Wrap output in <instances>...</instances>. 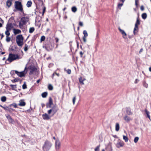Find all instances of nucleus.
<instances>
[{
	"label": "nucleus",
	"instance_id": "nucleus-29",
	"mask_svg": "<svg viewBox=\"0 0 151 151\" xmlns=\"http://www.w3.org/2000/svg\"><path fill=\"white\" fill-rule=\"evenodd\" d=\"M55 75H56L58 77H59L60 76V74L59 73H56V71H55V72H54L52 74V78L53 79V77H54V76H55Z\"/></svg>",
	"mask_w": 151,
	"mask_h": 151
},
{
	"label": "nucleus",
	"instance_id": "nucleus-61",
	"mask_svg": "<svg viewBox=\"0 0 151 151\" xmlns=\"http://www.w3.org/2000/svg\"><path fill=\"white\" fill-rule=\"evenodd\" d=\"M138 80L137 79H136L134 81V83H137L138 82Z\"/></svg>",
	"mask_w": 151,
	"mask_h": 151
},
{
	"label": "nucleus",
	"instance_id": "nucleus-8",
	"mask_svg": "<svg viewBox=\"0 0 151 151\" xmlns=\"http://www.w3.org/2000/svg\"><path fill=\"white\" fill-rule=\"evenodd\" d=\"M61 147V143L59 139L56 140L55 142V148L56 151H58L60 149Z\"/></svg>",
	"mask_w": 151,
	"mask_h": 151
},
{
	"label": "nucleus",
	"instance_id": "nucleus-52",
	"mask_svg": "<svg viewBox=\"0 0 151 151\" xmlns=\"http://www.w3.org/2000/svg\"><path fill=\"white\" fill-rule=\"evenodd\" d=\"M84 54V52H83L82 51H80L79 52V54L80 55V56L81 58H82L83 55Z\"/></svg>",
	"mask_w": 151,
	"mask_h": 151
},
{
	"label": "nucleus",
	"instance_id": "nucleus-57",
	"mask_svg": "<svg viewBox=\"0 0 151 151\" xmlns=\"http://www.w3.org/2000/svg\"><path fill=\"white\" fill-rule=\"evenodd\" d=\"M12 105L15 108H17V105L15 104H12Z\"/></svg>",
	"mask_w": 151,
	"mask_h": 151
},
{
	"label": "nucleus",
	"instance_id": "nucleus-28",
	"mask_svg": "<svg viewBox=\"0 0 151 151\" xmlns=\"http://www.w3.org/2000/svg\"><path fill=\"white\" fill-rule=\"evenodd\" d=\"M47 92H44L42 93L41 95L43 98H45L47 96Z\"/></svg>",
	"mask_w": 151,
	"mask_h": 151
},
{
	"label": "nucleus",
	"instance_id": "nucleus-64",
	"mask_svg": "<svg viewBox=\"0 0 151 151\" xmlns=\"http://www.w3.org/2000/svg\"><path fill=\"white\" fill-rule=\"evenodd\" d=\"M45 7H44V8L43 9V14L45 12Z\"/></svg>",
	"mask_w": 151,
	"mask_h": 151
},
{
	"label": "nucleus",
	"instance_id": "nucleus-11",
	"mask_svg": "<svg viewBox=\"0 0 151 151\" xmlns=\"http://www.w3.org/2000/svg\"><path fill=\"white\" fill-rule=\"evenodd\" d=\"M29 68L30 70L29 72L30 75L33 74V72L36 71L37 70V68L34 66H30L29 67Z\"/></svg>",
	"mask_w": 151,
	"mask_h": 151
},
{
	"label": "nucleus",
	"instance_id": "nucleus-10",
	"mask_svg": "<svg viewBox=\"0 0 151 151\" xmlns=\"http://www.w3.org/2000/svg\"><path fill=\"white\" fill-rule=\"evenodd\" d=\"M126 112L127 115H131L133 114V113L131 111V109L129 107H126L125 108Z\"/></svg>",
	"mask_w": 151,
	"mask_h": 151
},
{
	"label": "nucleus",
	"instance_id": "nucleus-45",
	"mask_svg": "<svg viewBox=\"0 0 151 151\" xmlns=\"http://www.w3.org/2000/svg\"><path fill=\"white\" fill-rule=\"evenodd\" d=\"M139 3V0H135V4L136 7L137 8L138 6V4Z\"/></svg>",
	"mask_w": 151,
	"mask_h": 151
},
{
	"label": "nucleus",
	"instance_id": "nucleus-46",
	"mask_svg": "<svg viewBox=\"0 0 151 151\" xmlns=\"http://www.w3.org/2000/svg\"><path fill=\"white\" fill-rule=\"evenodd\" d=\"M66 72L69 74H70L71 73V70L70 69H68L66 70Z\"/></svg>",
	"mask_w": 151,
	"mask_h": 151
},
{
	"label": "nucleus",
	"instance_id": "nucleus-31",
	"mask_svg": "<svg viewBox=\"0 0 151 151\" xmlns=\"http://www.w3.org/2000/svg\"><path fill=\"white\" fill-rule=\"evenodd\" d=\"M142 17L144 19H146L147 17V15L146 13H143L142 15Z\"/></svg>",
	"mask_w": 151,
	"mask_h": 151
},
{
	"label": "nucleus",
	"instance_id": "nucleus-27",
	"mask_svg": "<svg viewBox=\"0 0 151 151\" xmlns=\"http://www.w3.org/2000/svg\"><path fill=\"white\" fill-rule=\"evenodd\" d=\"M35 30V28L34 27H31L29 28V32L32 33H33Z\"/></svg>",
	"mask_w": 151,
	"mask_h": 151
},
{
	"label": "nucleus",
	"instance_id": "nucleus-39",
	"mask_svg": "<svg viewBox=\"0 0 151 151\" xmlns=\"http://www.w3.org/2000/svg\"><path fill=\"white\" fill-rule=\"evenodd\" d=\"M48 89L50 90H52L53 89V86L51 84H49L48 86Z\"/></svg>",
	"mask_w": 151,
	"mask_h": 151
},
{
	"label": "nucleus",
	"instance_id": "nucleus-22",
	"mask_svg": "<svg viewBox=\"0 0 151 151\" xmlns=\"http://www.w3.org/2000/svg\"><path fill=\"white\" fill-rule=\"evenodd\" d=\"M29 48V46L28 45H27V44H25L24 45V50L25 52H26L28 50V48Z\"/></svg>",
	"mask_w": 151,
	"mask_h": 151
},
{
	"label": "nucleus",
	"instance_id": "nucleus-3",
	"mask_svg": "<svg viewBox=\"0 0 151 151\" xmlns=\"http://www.w3.org/2000/svg\"><path fill=\"white\" fill-rule=\"evenodd\" d=\"M52 144L51 142L48 140L45 141L42 146V150L43 151H49L51 148Z\"/></svg>",
	"mask_w": 151,
	"mask_h": 151
},
{
	"label": "nucleus",
	"instance_id": "nucleus-62",
	"mask_svg": "<svg viewBox=\"0 0 151 151\" xmlns=\"http://www.w3.org/2000/svg\"><path fill=\"white\" fill-rule=\"evenodd\" d=\"M143 50V49H142V48H141V49H140V50H139V53H141L142 52Z\"/></svg>",
	"mask_w": 151,
	"mask_h": 151
},
{
	"label": "nucleus",
	"instance_id": "nucleus-4",
	"mask_svg": "<svg viewBox=\"0 0 151 151\" xmlns=\"http://www.w3.org/2000/svg\"><path fill=\"white\" fill-rule=\"evenodd\" d=\"M14 7L17 10L24 13L22 5L20 2L19 1H15Z\"/></svg>",
	"mask_w": 151,
	"mask_h": 151
},
{
	"label": "nucleus",
	"instance_id": "nucleus-21",
	"mask_svg": "<svg viewBox=\"0 0 151 151\" xmlns=\"http://www.w3.org/2000/svg\"><path fill=\"white\" fill-rule=\"evenodd\" d=\"M12 0H7L6 2V5L8 7H9L12 5Z\"/></svg>",
	"mask_w": 151,
	"mask_h": 151
},
{
	"label": "nucleus",
	"instance_id": "nucleus-60",
	"mask_svg": "<svg viewBox=\"0 0 151 151\" xmlns=\"http://www.w3.org/2000/svg\"><path fill=\"white\" fill-rule=\"evenodd\" d=\"M140 9L142 11H143L144 9V8L143 6H141L140 7Z\"/></svg>",
	"mask_w": 151,
	"mask_h": 151
},
{
	"label": "nucleus",
	"instance_id": "nucleus-9",
	"mask_svg": "<svg viewBox=\"0 0 151 151\" xmlns=\"http://www.w3.org/2000/svg\"><path fill=\"white\" fill-rule=\"evenodd\" d=\"M45 45V48L48 51L52 50L53 48V47L52 46L50 42H49L48 44H47Z\"/></svg>",
	"mask_w": 151,
	"mask_h": 151
},
{
	"label": "nucleus",
	"instance_id": "nucleus-44",
	"mask_svg": "<svg viewBox=\"0 0 151 151\" xmlns=\"http://www.w3.org/2000/svg\"><path fill=\"white\" fill-rule=\"evenodd\" d=\"M45 39V37L44 36H41L40 38V40L41 42L44 41Z\"/></svg>",
	"mask_w": 151,
	"mask_h": 151
},
{
	"label": "nucleus",
	"instance_id": "nucleus-59",
	"mask_svg": "<svg viewBox=\"0 0 151 151\" xmlns=\"http://www.w3.org/2000/svg\"><path fill=\"white\" fill-rule=\"evenodd\" d=\"M32 110V109L31 108V109H28L27 110V112L29 113H30L31 112Z\"/></svg>",
	"mask_w": 151,
	"mask_h": 151
},
{
	"label": "nucleus",
	"instance_id": "nucleus-7",
	"mask_svg": "<svg viewBox=\"0 0 151 151\" xmlns=\"http://www.w3.org/2000/svg\"><path fill=\"white\" fill-rule=\"evenodd\" d=\"M27 68L26 67L25 68L24 70L23 71L21 72H19L17 70L15 71V73L17 74L19 76L22 77L25 76V74L27 72Z\"/></svg>",
	"mask_w": 151,
	"mask_h": 151
},
{
	"label": "nucleus",
	"instance_id": "nucleus-55",
	"mask_svg": "<svg viewBox=\"0 0 151 151\" xmlns=\"http://www.w3.org/2000/svg\"><path fill=\"white\" fill-rule=\"evenodd\" d=\"M55 40L56 43H58L59 42V39L57 37H55Z\"/></svg>",
	"mask_w": 151,
	"mask_h": 151
},
{
	"label": "nucleus",
	"instance_id": "nucleus-14",
	"mask_svg": "<svg viewBox=\"0 0 151 151\" xmlns=\"http://www.w3.org/2000/svg\"><path fill=\"white\" fill-rule=\"evenodd\" d=\"M123 119L125 121L127 122H129L130 121L132 120V119L128 115H125Z\"/></svg>",
	"mask_w": 151,
	"mask_h": 151
},
{
	"label": "nucleus",
	"instance_id": "nucleus-23",
	"mask_svg": "<svg viewBox=\"0 0 151 151\" xmlns=\"http://www.w3.org/2000/svg\"><path fill=\"white\" fill-rule=\"evenodd\" d=\"M119 129V125L118 123H116L115 126V130L116 131H118Z\"/></svg>",
	"mask_w": 151,
	"mask_h": 151
},
{
	"label": "nucleus",
	"instance_id": "nucleus-51",
	"mask_svg": "<svg viewBox=\"0 0 151 151\" xmlns=\"http://www.w3.org/2000/svg\"><path fill=\"white\" fill-rule=\"evenodd\" d=\"M15 70H12L11 71L10 73L12 76H13L15 73Z\"/></svg>",
	"mask_w": 151,
	"mask_h": 151
},
{
	"label": "nucleus",
	"instance_id": "nucleus-53",
	"mask_svg": "<svg viewBox=\"0 0 151 151\" xmlns=\"http://www.w3.org/2000/svg\"><path fill=\"white\" fill-rule=\"evenodd\" d=\"M86 37H83V42H86Z\"/></svg>",
	"mask_w": 151,
	"mask_h": 151
},
{
	"label": "nucleus",
	"instance_id": "nucleus-20",
	"mask_svg": "<svg viewBox=\"0 0 151 151\" xmlns=\"http://www.w3.org/2000/svg\"><path fill=\"white\" fill-rule=\"evenodd\" d=\"M13 32L14 35H16L21 33V31L19 29H13Z\"/></svg>",
	"mask_w": 151,
	"mask_h": 151
},
{
	"label": "nucleus",
	"instance_id": "nucleus-41",
	"mask_svg": "<svg viewBox=\"0 0 151 151\" xmlns=\"http://www.w3.org/2000/svg\"><path fill=\"white\" fill-rule=\"evenodd\" d=\"M22 88L24 89H26L27 88V86L25 82H24V84L23 85Z\"/></svg>",
	"mask_w": 151,
	"mask_h": 151
},
{
	"label": "nucleus",
	"instance_id": "nucleus-56",
	"mask_svg": "<svg viewBox=\"0 0 151 151\" xmlns=\"http://www.w3.org/2000/svg\"><path fill=\"white\" fill-rule=\"evenodd\" d=\"M79 25L81 27H82L83 25V24L82 22H79Z\"/></svg>",
	"mask_w": 151,
	"mask_h": 151
},
{
	"label": "nucleus",
	"instance_id": "nucleus-25",
	"mask_svg": "<svg viewBox=\"0 0 151 151\" xmlns=\"http://www.w3.org/2000/svg\"><path fill=\"white\" fill-rule=\"evenodd\" d=\"M25 25V24H23V23L22 22H20L19 24V28L21 29H23V26Z\"/></svg>",
	"mask_w": 151,
	"mask_h": 151
},
{
	"label": "nucleus",
	"instance_id": "nucleus-48",
	"mask_svg": "<svg viewBox=\"0 0 151 151\" xmlns=\"http://www.w3.org/2000/svg\"><path fill=\"white\" fill-rule=\"evenodd\" d=\"M8 121L9 123H12L14 122V120L12 118L9 119Z\"/></svg>",
	"mask_w": 151,
	"mask_h": 151
},
{
	"label": "nucleus",
	"instance_id": "nucleus-6",
	"mask_svg": "<svg viewBox=\"0 0 151 151\" xmlns=\"http://www.w3.org/2000/svg\"><path fill=\"white\" fill-rule=\"evenodd\" d=\"M140 24V21L139 18L138 17L135 24V26L134 29L133 33L134 35H136L137 34V33L139 30L138 25H139Z\"/></svg>",
	"mask_w": 151,
	"mask_h": 151
},
{
	"label": "nucleus",
	"instance_id": "nucleus-43",
	"mask_svg": "<svg viewBox=\"0 0 151 151\" xmlns=\"http://www.w3.org/2000/svg\"><path fill=\"white\" fill-rule=\"evenodd\" d=\"M19 79L18 78H15L13 80H12V82L13 83L18 82L19 81Z\"/></svg>",
	"mask_w": 151,
	"mask_h": 151
},
{
	"label": "nucleus",
	"instance_id": "nucleus-36",
	"mask_svg": "<svg viewBox=\"0 0 151 151\" xmlns=\"http://www.w3.org/2000/svg\"><path fill=\"white\" fill-rule=\"evenodd\" d=\"M123 139L126 142H127L128 141V138L127 136L123 135Z\"/></svg>",
	"mask_w": 151,
	"mask_h": 151
},
{
	"label": "nucleus",
	"instance_id": "nucleus-32",
	"mask_svg": "<svg viewBox=\"0 0 151 151\" xmlns=\"http://www.w3.org/2000/svg\"><path fill=\"white\" fill-rule=\"evenodd\" d=\"M26 104L25 102L23 101L20 102L19 104V105L21 106H24Z\"/></svg>",
	"mask_w": 151,
	"mask_h": 151
},
{
	"label": "nucleus",
	"instance_id": "nucleus-42",
	"mask_svg": "<svg viewBox=\"0 0 151 151\" xmlns=\"http://www.w3.org/2000/svg\"><path fill=\"white\" fill-rule=\"evenodd\" d=\"M139 138L138 137H136L134 139V142L135 143H136L138 141Z\"/></svg>",
	"mask_w": 151,
	"mask_h": 151
},
{
	"label": "nucleus",
	"instance_id": "nucleus-38",
	"mask_svg": "<svg viewBox=\"0 0 151 151\" xmlns=\"http://www.w3.org/2000/svg\"><path fill=\"white\" fill-rule=\"evenodd\" d=\"M143 85L144 87L146 88H147L148 86V85L147 83L145 81H144L143 82Z\"/></svg>",
	"mask_w": 151,
	"mask_h": 151
},
{
	"label": "nucleus",
	"instance_id": "nucleus-30",
	"mask_svg": "<svg viewBox=\"0 0 151 151\" xmlns=\"http://www.w3.org/2000/svg\"><path fill=\"white\" fill-rule=\"evenodd\" d=\"M10 30H6L5 32V34L6 35V36H9L10 35V33L9 32Z\"/></svg>",
	"mask_w": 151,
	"mask_h": 151
},
{
	"label": "nucleus",
	"instance_id": "nucleus-1",
	"mask_svg": "<svg viewBox=\"0 0 151 151\" xmlns=\"http://www.w3.org/2000/svg\"><path fill=\"white\" fill-rule=\"evenodd\" d=\"M19 58H20L19 56L18 55L10 53L9 55L8 58L6 61V63L8 64L16 59Z\"/></svg>",
	"mask_w": 151,
	"mask_h": 151
},
{
	"label": "nucleus",
	"instance_id": "nucleus-18",
	"mask_svg": "<svg viewBox=\"0 0 151 151\" xmlns=\"http://www.w3.org/2000/svg\"><path fill=\"white\" fill-rule=\"evenodd\" d=\"M124 144L123 142H118L116 144V146L117 148H120V147H123Z\"/></svg>",
	"mask_w": 151,
	"mask_h": 151
},
{
	"label": "nucleus",
	"instance_id": "nucleus-24",
	"mask_svg": "<svg viewBox=\"0 0 151 151\" xmlns=\"http://www.w3.org/2000/svg\"><path fill=\"white\" fill-rule=\"evenodd\" d=\"M32 4V2L31 1H29L27 3V7H29L31 6Z\"/></svg>",
	"mask_w": 151,
	"mask_h": 151
},
{
	"label": "nucleus",
	"instance_id": "nucleus-13",
	"mask_svg": "<svg viewBox=\"0 0 151 151\" xmlns=\"http://www.w3.org/2000/svg\"><path fill=\"white\" fill-rule=\"evenodd\" d=\"M21 20L23 24H25L29 21V18L27 17H23L21 18Z\"/></svg>",
	"mask_w": 151,
	"mask_h": 151
},
{
	"label": "nucleus",
	"instance_id": "nucleus-17",
	"mask_svg": "<svg viewBox=\"0 0 151 151\" xmlns=\"http://www.w3.org/2000/svg\"><path fill=\"white\" fill-rule=\"evenodd\" d=\"M43 119L44 120H48L50 119V116L47 114L42 115Z\"/></svg>",
	"mask_w": 151,
	"mask_h": 151
},
{
	"label": "nucleus",
	"instance_id": "nucleus-34",
	"mask_svg": "<svg viewBox=\"0 0 151 151\" xmlns=\"http://www.w3.org/2000/svg\"><path fill=\"white\" fill-rule=\"evenodd\" d=\"M145 111L147 114V117L150 119V116L149 115V112L146 109L145 110Z\"/></svg>",
	"mask_w": 151,
	"mask_h": 151
},
{
	"label": "nucleus",
	"instance_id": "nucleus-47",
	"mask_svg": "<svg viewBox=\"0 0 151 151\" xmlns=\"http://www.w3.org/2000/svg\"><path fill=\"white\" fill-rule=\"evenodd\" d=\"M100 145L97 146L95 149V151H99Z\"/></svg>",
	"mask_w": 151,
	"mask_h": 151
},
{
	"label": "nucleus",
	"instance_id": "nucleus-19",
	"mask_svg": "<svg viewBox=\"0 0 151 151\" xmlns=\"http://www.w3.org/2000/svg\"><path fill=\"white\" fill-rule=\"evenodd\" d=\"M86 80V79L84 78H83L82 77H81L79 78V81L81 85H84V83L83 81Z\"/></svg>",
	"mask_w": 151,
	"mask_h": 151
},
{
	"label": "nucleus",
	"instance_id": "nucleus-2",
	"mask_svg": "<svg viewBox=\"0 0 151 151\" xmlns=\"http://www.w3.org/2000/svg\"><path fill=\"white\" fill-rule=\"evenodd\" d=\"M16 41L18 46L22 47L23 45L24 38L22 35H19L16 36Z\"/></svg>",
	"mask_w": 151,
	"mask_h": 151
},
{
	"label": "nucleus",
	"instance_id": "nucleus-12",
	"mask_svg": "<svg viewBox=\"0 0 151 151\" xmlns=\"http://www.w3.org/2000/svg\"><path fill=\"white\" fill-rule=\"evenodd\" d=\"M53 104L52 99L51 97H50L49 99V102L46 104L47 108H50L51 106Z\"/></svg>",
	"mask_w": 151,
	"mask_h": 151
},
{
	"label": "nucleus",
	"instance_id": "nucleus-58",
	"mask_svg": "<svg viewBox=\"0 0 151 151\" xmlns=\"http://www.w3.org/2000/svg\"><path fill=\"white\" fill-rule=\"evenodd\" d=\"M0 36H1L0 39L1 40H2V38H3V37H4V35L3 34H1L0 33Z\"/></svg>",
	"mask_w": 151,
	"mask_h": 151
},
{
	"label": "nucleus",
	"instance_id": "nucleus-54",
	"mask_svg": "<svg viewBox=\"0 0 151 151\" xmlns=\"http://www.w3.org/2000/svg\"><path fill=\"white\" fill-rule=\"evenodd\" d=\"M6 117L8 120L12 118L9 115H8L7 116H6Z\"/></svg>",
	"mask_w": 151,
	"mask_h": 151
},
{
	"label": "nucleus",
	"instance_id": "nucleus-37",
	"mask_svg": "<svg viewBox=\"0 0 151 151\" xmlns=\"http://www.w3.org/2000/svg\"><path fill=\"white\" fill-rule=\"evenodd\" d=\"M72 11L74 12H76L77 10L75 6H73L71 8Z\"/></svg>",
	"mask_w": 151,
	"mask_h": 151
},
{
	"label": "nucleus",
	"instance_id": "nucleus-5",
	"mask_svg": "<svg viewBox=\"0 0 151 151\" xmlns=\"http://www.w3.org/2000/svg\"><path fill=\"white\" fill-rule=\"evenodd\" d=\"M59 110V108L56 105L52 107L51 109L48 111V113L50 114L51 113L52 116H53Z\"/></svg>",
	"mask_w": 151,
	"mask_h": 151
},
{
	"label": "nucleus",
	"instance_id": "nucleus-50",
	"mask_svg": "<svg viewBox=\"0 0 151 151\" xmlns=\"http://www.w3.org/2000/svg\"><path fill=\"white\" fill-rule=\"evenodd\" d=\"M123 3H121V4H119L118 5V7L120 9H121V7L123 5Z\"/></svg>",
	"mask_w": 151,
	"mask_h": 151
},
{
	"label": "nucleus",
	"instance_id": "nucleus-15",
	"mask_svg": "<svg viewBox=\"0 0 151 151\" xmlns=\"http://www.w3.org/2000/svg\"><path fill=\"white\" fill-rule=\"evenodd\" d=\"M13 27L12 24L11 23H8L6 25V30H11Z\"/></svg>",
	"mask_w": 151,
	"mask_h": 151
},
{
	"label": "nucleus",
	"instance_id": "nucleus-33",
	"mask_svg": "<svg viewBox=\"0 0 151 151\" xmlns=\"http://www.w3.org/2000/svg\"><path fill=\"white\" fill-rule=\"evenodd\" d=\"M83 34L84 35L83 37H87L88 36V34L86 30H84L83 31Z\"/></svg>",
	"mask_w": 151,
	"mask_h": 151
},
{
	"label": "nucleus",
	"instance_id": "nucleus-63",
	"mask_svg": "<svg viewBox=\"0 0 151 151\" xmlns=\"http://www.w3.org/2000/svg\"><path fill=\"white\" fill-rule=\"evenodd\" d=\"M76 43H77V47L78 48V47H79V43H78V42L77 41H76Z\"/></svg>",
	"mask_w": 151,
	"mask_h": 151
},
{
	"label": "nucleus",
	"instance_id": "nucleus-26",
	"mask_svg": "<svg viewBox=\"0 0 151 151\" xmlns=\"http://www.w3.org/2000/svg\"><path fill=\"white\" fill-rule=\"evenodd\" d=\"M10 86L12 88V90H14L17 88V85H12L11 84Z\"/></svg>",
	"mask_w": 151,
	"mask_h": 151
},
{
	"label": "nucleus",
	"instance_id": "nucleus-49",
	"mask_svg": "<svg viewBox=\"0 0 151 151\" xmlns=\"http://www.w3.org/2000/svg\"><path fill=\"white\" fill-rule=\"evenodd\" d=\"M76 99V96H75L73 97V104H74L75 102V101Z\"/></svg>",
	"mask_w": 151,
	"mask_h": 151
},
{
	"label": "nucleus",
	"instance_id": "nucleus-35",
	"mask_svg": "<svg viewBox=\"0 0 151 151\" xmlns=\"http://www.w3.org/2000/svg\"><path fill=\"white\" fill-rule=\"evenodd\" d=\"M1 100L2 102H5L6 100V97L5 96H3L1 98Z\"/></svg>",
	"mask_w": 151,
	"mask_h": 151
},
{
	"label": "nucleus",
	"instance_id": "nucleus-40",
	"mask_svg": "<svg viewBox=\"0 0 151 151\" xmlns=\"http://www.w3.org/2000/svg\"><path fill=\"white\" fill-rule=\"evenodd\" d=\"M6 41L7 42H10L11 40V38L10 37H9V36H6Z\"/></svg>",
	"mask_w": 151,
	"mask_h": 151
},
{
	"label": "nucleus",
	"instance_id": "nucleus-16",
	"mask_svg": "<svg viewBox=\"0 0 151 151\" xmlns=\"http://www.w3.org/2000/svg\"><path fill=\"white\" fill-rule=\"evenodd\" d=\"M118 29L119 30L120 32H121L122 35L123 37L124 38H126V37H125L127 36V35L124 31V30L122 29L120 27L118 28Z\"/></svg>",
	"mask_w": 151,
	"mask_h": 151
}]
</instances>
